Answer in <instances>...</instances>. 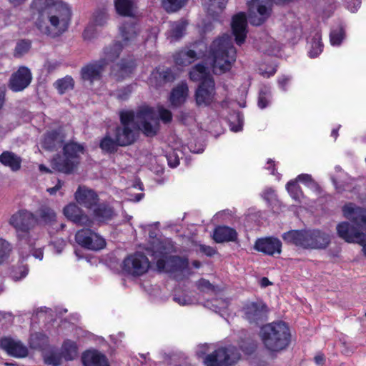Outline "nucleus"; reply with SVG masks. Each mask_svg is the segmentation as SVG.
Instances as JSON below:
<instances>
[{
    "label": "nucleus",
    "instance_id": "1",
    "mask_svg": "<svg viewBox=\"0 0 366 366\" xmlns=\"http://www.w3.org/2000/svg\"><path fill=\"white\" fill-rule=\"evenodd\" d=\"M191 47L175 53L174 60L177 65L187 66L199 59L206 58L211 61L214 74H221L229 71L236 59L237 51L228 34L214 40L209 50L203 41L195 42Z\"/></svg>",
    "mask_w": 366,
    "mask_h": 366
},
{
    "label": "nucleus",
    "instance_id": "27",
    "mask_svg": "<svg viewBox=\"0 0 366 366\" xmlns=\"http://www.w3.org/2000/svg\"><path fill=\"white\" fill-rule=\"evenodd\" d=\"M237 238V231L228 226H218L213 232V239L217 243L236 242Z\"/></svg>",
    "mask_w": 366,
    "mask_h": 366
},
{
    "label": "nucleus",
    "instance_id": "52",
    "mask_svg": "<svg viewBox=\"0 0 366 366\" xmlns=\"http://www.w3.org/2000/svg\"><path fill=\"white\" fill-rule=\"evenodd\" d=\"M99 146L103 151L112 153L116 150L117 146H119V144L116 139H112L109 136L107 135L102 139Z\"/></svg>",
    "mask_w": 366,
    "mask_h": 366
},
{
    "label": "nucleus",
    "instance_id": "18",
    "mask_svg": "<svg viewBox=\"0 0 366 366\" xmlns=\"http://www.w3.org/2000/svg\"><path fill=\"white\" fill-rule=\"evenodd\" d=\"M244 317L250 323L257 324L265 320L267 314V307L262 302H249L243 308Z\"/></svg>",
    "mask_w": 366,
    "mask_h": 366
},
{
    "label": "nucleus",
    "instance_id": "48",
    "mask_svg": "<svg viewBox=\"0 0 366 366\" xmlns=\"http://www.w3.org/2000/svg\"><path fill=\"white\" fill-rule=\"evenodd\" d=\"M243 114L239 112H235L229 119L230 129L234 132L242 131L243 127Z\"/></svg>",
    "mask_w": 366,
    "mask_h": 366
},
{
    "label": "nucleus",
    "instance_id": "44",
    "mask_svg": "<svg viewBox=\"0 0 366 366\" xmlns=\"http://www.w3.org/2000/svg\"><path fill=\"white\" fill-rule=\"evenodd\" d=\"M74 81L70 76H66L62 79H59L54 83L56 89L59 93L62 94L74 88Z\"/></svg>",
    "mask_w": 366,
    "mask_h": 366
},
{
    "label": "nucleus",
    "instance_id": "55",
    "mask_svg": "<svg viewBox=\"0 0 366 366\" xmlns=\"http://www.w3.org/2000/svg\"><path fill=\"white\" fill-rule=\"evenodd\" d=\"M150 109V107H149ZM151 109H152L154 114V117L157 119V122H158V120H159V118L163 121L164 123H168V122H170L171 120H172V114L171 113V112L167 109H164V107H160L158 108V116L157 115V114L155 113L154 110L151 108ZM158 124V123H157ZM159 128V127L157 126V129Z\"/></svg>",
    "mask_w": 366,
    "mask_h": 366
},
{
    "label": "nucleus",
    "instance_id": "2",
    "mask_svg": "<svg viewBox=\"0 0 366 366\" xmlns=\"http://www.w3.org/2000/svg\"><path fill=\"white\" fill-rule=\"evenodd\" d=\"M122 126L116 129L115 138L119 146L124 147L134 143L139 130L147 137L157 132V122L152 109L148 107H141L137 112L131 110L120 112Z\"/></svg>",
    "mask_w": 366,
    "mask_h": 366
},
{
    "label": "nucleus",
    "instance_id": "12",
    "mask_svg": "<svg viewBox=\"0 0 366 366\" xmlns=\"http://www.w3.org/2000/svg\"><path fill=\"white\" fill-rule=\"evenodd\" d=\"M157 267L159 272L171 274L180 273L187 276L192 274L189 259L185 257L169 256L167 259L160 258L157 261Z\"/></svg>",
    "mask_w": 366,
    "mask_h": 366
},
{
    "label": "nucleus",
    "instance_id": "25",
    "mask_svg": "<svg viewBox=\"0 0 366 366\" xmlns=\"http://www.w3.org/2000/svg\"><path fill=\"white\" fill-rule=\"evenodd\" d=\"M105 67V61L104 60L95 61L81 69V77L84 80L92 82L100 78Z\"/></svg>",
    "mask_w": 366,
    "mask_h": 366
},
{
    "label": "nucleus",
    "instance_id": "13",
    "mask_svg": "<svg viewBox=\"0 0 366 366\" xmlns=\"http://www.w3.org/2000/svg\"><path fill=\"white\" fill-rule=\"evenodd\" d=\"M247 4L249 21L252 25L259 26L269 16L272 0H252Z\"/></svg>",
    "mask_w": 366,
    "mask_h": 366
},
{
    "label": "nucleus",
    "instance_id": "16",
    "mask_svg": "<svg viewBox=\"0 0 366 366\" xmlns=\"http://www.w3.org/2000/svg\"><path fill=\"white\" fill-rule=\"evenodd\" d=\"M31 79L32 74L30 69L26 66H20L16 71L11 74L9 81V88L14 92H21L28 87Z\"/></svg>",
    "mask_w": 366,
    "mask_h": 366
},
{
    "label": "nucleus",
    "instance_id": "29",
    "mask_svg": "<svg viewBox=\"0 0 366 366\" xmlns=\"http://www.w3.org/2000/svg\"><path fill=\"white\" fill-rule=\"evenodd\" d=\"M187 25L188 21L185 19L170 21L169 23V29L166 33L167 39L171 42L181 39L185 34Z\"/></svg>",
    "mask_w": 366,
    "mask_h": 366
},
{
    "label": "nucleus",
    "instance_id": "64",
    "mask_svg": "<svg viewBox=\"0 0 366 366\" xmlns=\"http://www.w3.org/2000/svg\"><path fill=\"white\" fill-rule=\"evenodd\" d=\"M94 28L92 25L88 26L83 32V37L85 40H91L95 36Z\"/></svg>",
    "mask_w": 366,
    "mask_h": 366
},
{
    "label": "nucleus",
    "instance_id": "51",
    "mask_svg": "<svg viewBox=\"0 0 366 366\" xmlns=\"http://www.w3.org/2000/svg\"><path fill=\"white\" fill-rule=\"evenodd\" d=\"M29 272V268L26 264L19 265L12 268L10 272V277L14 281H19L26 277Z\"/></svg>",
    "mask_w": 366,
    "mask_h": 366
},
{
    "label": "nucleus",
    "instance_id": "49",
    "mask_svg": "<svg viewBox=\"0 0 366 366\" xmlns=\"http://www.w3.org/2000/svg\"><path fill=\"white\" fill-rule=\"evenodd\" d=\"M11 251V244L6 239L0 238V265L8 259Z\"/></svg>",
    "mask_w": 366,
    "mask_h": 366
},
{
    "label": "nucleus",
    "instance_id": "9",
    "mask_svg": "<svg viewBox=\"0 0 366 366\" xmlns=\"http://www.w3.org/2000/svg\"><path fill=\"white\" fill-rule=\"evenodd\" d=\"M63 156L57 155L51 161L52 167L61 172L69 174L79 163V154L84 152L82 145L69 142L63 147Z\"/></svg>",
    "mask_w": 366,
    "mask_h": 366
},
{
    "label": "nucleus",
    "instance_id": "26",
    "mask_svg": "<svg viewBox=\"0 0 366 366\" xmlns=\"http://www.w3.org/2000/svg\"><path fill=\"white\" fill-rule=\"evenodd\" d=\"M138 0H114L117 14L122 16L134 17L137 13Z\"/></svg>",
    "mask_w": 366,
    "mask_h": 366
},
{
    "label": "nucleus",
    "instance_id": "10",
    "mask_svg": "<svg viewBox=\"0 0 366 366\" xmlns=\"http://www.w3.org/2000/svg\"><path fill=\"white\" fill-rule=\"evenodd\" d=\"M240 358L238 349L234 346L220 347L204 357V363L207 366H229Z\"/></svg>",
    "mask_w": 366,
    "mask_h": 366
},
{
    "label": "nucleus",
    "instance_id": "34",
    "mask_svg": "<svg viewBox=\"0 0 366 366\" xmlns=\"http://www.w3.org/2000/svg\"><path fill=\"white\" fill-rule=\"evenodd\" d=\"M22 159L15 153L4 151L0 154V163L9 167L12 172H17L21 169Z\"/></svg>",
    "mask_w": 366,
    "mask_h": 366
},
{
    "label": "nucleus",
    "instance_id": "60",
    "mask_svg": "<svg viewBox=\"0 0 366 366\" xmlns=\"http://www.w3.org/2000/svg\"><path fill=\"white\" fill-rule=\"evenodd\" d=\"M174 301L177 302L179 305L184 306L189 305L194 303V300L187 295L177 296L174 295Z\"/></svg>",
    "mask_w": 366,
    "mask_h": 366
},
{
    "label": "nucleus",
    "instance_id": "32",
    "mask_svg": "<svg viewBox=\"0 0 366 366\" xmlns=\"http://www.w3.org/2000/svg\"><path fill=\"white\" fill-rule=\"evenodd\" d=\"M61 1L59 0H33L31 4L32 10L36 11L39 14L38 19H44L51 8H55L56 5Z\"/></svg>",
    "mask_w": 366,
    "mask_h": 366
},
{
    "label": "nucleus",
    "instance_id": "17",
    "mask_svg": "<svg viewBox=\"0 0 366 366\" xmlns=\"http://www.w3.org/2000/svg\"><path fill=\"white\" fill-rule=\"evenodd\" d=\"M254 249L264 254L274 256L281 253L282 242L273 237L258 238L254 242Z\"/></svg>",
    "mask_w": 366,
    "mask_h": 366
},
{
    "label": "nucleus",
    "instance_id": "35",
    "mask_svg": "<svg viewBox=\"0 0 366 366\" xmlns=\"http://www.w3.org/2000/svg\"><path fill=\"white\" fill-rule=\"evenodd\" d=\"M114 215L113 209L107 204H97L93 210L94 218L99 222H105Z\"/></svg>",
    "mask_w": 366,
    "mask_h": 366
},
{
    "label": "nucleus",
    "instance_id": "19",
    "mask_svg": "<svg viewBox=\"0 0 366 366\" xmlns=\"http://www.w3.org/2000/svg\"><path fill=\"white\" fill-rule=\"evenodd\" d=\"M231 26L236 44L238 45L242 44L245 41L247 33V21L245 14L240 12L234 15L232 18Z\"/></svg>",
    "mask_w": 366,
    "mask_h": 366
},
{
    "label": "nucleus",
    "instance_id": "53",
    "mask_svg": "<svg viewBox=\"0 0 366 366\" xmlns=\"http://www.w3.org/2000/svg\"><path fill=\"white\" fill-rule=\"evenodd\" d=\"M108 14L106 8L96 11L94 14L93 21L96 26H104L108 20Z\"/></svg>",
    "mask_w": 366,
    "mask_h": 366
},
{
    "label": "nucleus",
    "instance_id": "21",
    "mask_svg": "<svg viewBox=\"0 0 366 366\" xmlns=\"http://www.w3.org/2000/svg\"><path fill=\"white\" fill-rule=\"evenodd\" d=\"M76 202L88 209H92L97 204L99 198L97 193L85 186H79L75 192Z\"/></svg>",
    "mask_w": 366,
    "mask_h": 366
},
{
    "label": "nucleus",
    "instance_id": "58",
    "mask_svg": "<svg viewBox=\"0 0 366 366\" xmlns=\"http://www.w3.org/2000/svg\"><path fill=\"white\" fill-rule=\"evenodd\" d=\"M292 81V76L289 75H282L277 79L279 87L283 92L287 91V87Z\"/></svg>",
    "mask_w": 366,
    "mask_h": 366
},
{
    "label": "nucleus",
    "instance_id": "6",
    "mask_svg": "<svg viewBox=\"0 0 366 366\" xmlns=\"http://www.w3.org/2000/svg\"><path fill=\"white\" fill-rule=\"evenodd\" d=\"M282 237L287 244L307 249H324L330 242V235L319 229L290 230Z\"/></svg>",
    "mask_w": 366,
    "mask_h": 366
},
{
    "label": "nucleus",
    "instance_id": "56",
    "mask_svg": "<svg viewBox=\"0 0 366 366\" xmlns=\"http://www.w3.org/2000/svg\"><path fill=\"white\" fill-rule=\"evenodd\" d=\"M31 43L29 40H21L16 46L14 56H21L27 53L31 48Z\"/></svg>",
    "mask_w": 366,
    "mask_h": 366
},
{
    "label": "nucleus",
    "instance_id": "47",
    "mask_svg": "<svg viewBox=\"0 0 366 366\" xmlns=\"http://www.w3.org/2000/svg\"><path fill=\"white\" fill-rule=\"evenodd\" d=\"M286 189L290 197L295 201L300 202L303 197V193L296 180H290L286 184Z\"/></svg>",
    "mask_w": 366,
    "mask_h": 366
},
{
    "label": "nucleus",
    "instance_id": "4",
    "mask_svg": "<svg viewBox=\"0 0 366 366\" xmlns=\"http://www.w3.org/2000/svg\"><path fill=\"white\" fill-rule=\"evenodd\" d=\"M119 32L122 41H115L103 49L99 60L105 61V66L117 60L124 47L136 46L144 41V38L141 36L140 26L135 21H122L119 26Z\"/></svg>",
    "mask_w": 366,
    "mask_h": 366
},
{
    "label": "nucleus",
    "instance_id": "23",
    "mask_svg": "<svg viewBox=\"0 0 366 366\" xmlns=\"http://www.w3.org/2000/svg\"><path fill=\"white\" fill-rule=\"evenodd\" d=\"M135 68L136 62L133 58L122 59L119 64L112 66V74L117 80L120 81L129 76Z\"/></svg>",
    "mask_w": 366,
    "mask_h": 366
},
{
    "label": "nucleus",
    "instance_id": "7",
    "mask_svg": "<svg viewBox=\"0 0 366 366\" xmlns=\"http://www.w3.org/2000/svg\"><path fill=\"white\" fill-rule=\"evenodd\" d=\"M37 222V219L34 214L26 210L20 209L13 214L9 219V224L16 229L19 244L20 246V255L22 259L28 257L29 254L24 255L21 250L23 247L27 246L29 251H31L34 247V240L31 239L29 231L34 227Z\"/></svg>",
    "mask_w": 366,
    "mask_h": 366
},
{
    "label": "nucleus",
    "instance_id": "62",
    "mask_svg": "<svg viewBox=\"0 0 366 366\" xmlns=\"http://www.w3.org/2000/svg\"><path fill=\"white\" fill-rule=\"evenodd\" d=\"M168 164L171 167H176L179 164V157L177 154L173 152L167 157Z\"/></svg>",
    "mask_w": 366,
    "mask_h": 366
},
{
    "label": "nucleus",
    "instance_id": "43",
    "mask_svg": "<svg viewBox=\"0 0 366 366\" xmlns=\"http://www.w3.org/2000/svg\"><path fill=\"white\" fill-rule=\"evenodd\" d=\"M188 0H161L162 6L169 13L177 12L183 8Z\"/></svg>",
    "mask_w": 366,
    "mask_h": 366
},
{
    "label": "nucleus",
    "instance_id": "57",
    "mask_svg": "<svg viewBox=\"0 0 366 366\" xmlns=\"http://www.w3.org/2000/svg\"><path fill=\"white\" fill-rule=\"evenodd\" d=\"M133 91V85H128L125 87L118 89L115 93L114 96L120 101H125L128 99L130 94Z\"/></svg>",
    "mask_w": 366,
    "mask_h": 366
},
{
    "label": "nucleus",
    "instance_id": "50",
    "mask_svg": "<svg viewBox=\"0 0 366 366\" xmlns=\"http://www.w3.org/2000/svg\"><path fill=\"white\" fill-rule=\"evenodd\" d=\"M302 35V27L298 20L295 21V24L287 27L285 36L290 41H295Z\"/></svg>",
    "mask_w": 366,
    "mask_h": 366
},
{
    "label": "nucleus",
    "instance_id": "39",
    "mask_svg": "<svg viewBox=\"0 0 366 366\" xmlns=\"http://www.w3.org/2000/svg\"><path fill=\"white\" fill-rule=\"evenodd\" d=\"M227 3V0H202L204 7L212 16L222 11Z\"/></svg>",
    "mask_w": 366,
    "mask_h": 366
},
{
    "label": "nucleus",
    "instance_id": "59",
    "mask_svg": "<svg viewBox=\"0 0 366 366\" xmlns=\"http://www.w3.org/2000/svg\"><path fill=\"white\" fill-rule=\"evenodd\" d=\"M196 285L202 291H213L214 289V286L208 280L203 278L197 281Z\"/></svg>",
    "mask_w": 366,
    "mask_h": 366
},
{
    "label": "nucleus",
    "instance_id": "8",
    "mask_svg": "<svg viewBox=\"0 0 366 366\" xmlns=\"http://www.w3.org/2000/svg\"><path fill=\"white\" fill-rule=\"evenodd\" d=\"M261 337L268 350L279 352L289 346L291 333L285 322L278 321L263 326L261 329Z\"/></svg>",
    "mask_w": 366,
    "mask_h": 366
},
{
    "label": "nucleus",
    "instance_id": "54",
    "mask_svg": "<svg viewBox=\"0 0 366 366\" xmlns=\"http://www.w3.org/2000/svg\"><path fill=\"white\" fill-rule=\"evenodd\" d=\"M39 217L44 222L51 223L55 220L56 214L51 209L42 207L39 209Z\"/></svg>",
    "mask_w": 366,
    "mask_h": 366
},
{
    "label": "nucleus",
    "instance_id": "30",
    "mask_svg": "<svg viewBox=\"0 0 366 366\" xmlns=\"http://www.w3.org/2000/svg\"><path fill=\"white\" fill-rule=\"evenodd\" d=\"M64 136L57 130H53L45 134L42 140V147L49 151L56 150L61 147Z\"/></svg>",
    "mask_w": 366,
    "mask_h": 366
},
{
    "label": "nucleus",
    "instance_id": "15",
    "mask_svg": "<svg viewBox=\"0 0 366 366\" xmlns=\"http://www.w3.org/2000/svg\"><path fill=\"white\" fill-rule=\"evenodd\" d=\"M216 90L213 78H207L199 84L195 92L198 106H209L215 102Z\"/></svg>",
    "mask_w": 366,
    "mask_h": 366
},
{
    "label": "nucleus",
    "instance_id": "42",
    "mask_svg": "<svg viewBox=\"0 0 366 366\" xmlns=\"http://www.w3.org/2000/svg\"><path fill=\"white\" fill-rule=\"evenodd\" d=\"M259 49L268 55H276L280 50V44L271 36H267Z\"/></svg>",
    "mask_w": 366,
    "mask_h": 366
},
{
    "label": "nucleus",
    "instance_id": "46",
    "mask_svg": "<svg viewBox=\"0 0 366 366\" xmlns=\"http://www.w3.org/2000/svg\"><path fill=\"white\" fill-rule=\"evenodd\" d=\"M229 306V302L223 299H214L211 301H207L205 304V307L214 311L217 313H222L227 310Z\"/></svg>",
    "mask_w": 366,
    "mask_h": 366
},
{
    "label": "nucleus",
    "instance_id": "5",
    "mask_svg": "<svg viewBox=\"0 0 366 366\" xmlns=\"http://www.w3.org/2000/svg\"><path fill=\"white\" fill-rule=\"evenodd\" d=\"M71 16V7L68 4L61 1L59 2L55 8H51L44 19H37L36 25L42 34L54 38L68 29Z\"/></svg>",
    "mask_w": 366,
    "mask_h": 366
},
{
    "label": "nucleus",
    "instance_id": "31",
    "mask_svg": "<svg viewBox=\"0 0 366 366\" xmlns=\"http://www.w3.org/2000/svg\"><path fill=\"white\" fill-rule=\"evenodd\" d=\"M175 252V247L173 242L169 239L158 240L157 244L153 246L152 256L154 259L157 261L160 258L167 259L169 254Z\"/></svg>",
    "mask_w": 366,
    "mask_h": 366
},
{
    "label": "nucleus",
    "instance_id": "3",
    "mask_svg": "<svg viewBox=\"0 0 366 366\" xmlns=\"http://www.w3.org/2000/svg\"><path fill=\"white\" fill-rule=\"evenodd\" d=\"M343 215L349 219L337 225L340 237L348 243H356L362 246V251L366 257V210L352 203L342 207Z\"/></svg>",
    "mask_w": 366,
    "mask_h": 366
},
{
    "label": "nucleus",
    "instance_id": "38",
    "mask_svg": "<svg viewBox=\"0 0 366 366\" xmlns=\"http://www.w3.org/2000/svg\"><path fill=\"white\" fill-rule=\"evenodd\" d=\"M189 78L194 81L202 82L207 78H213L209 74L208 67L204 64H197L189 71Z\"/></svg>",
    "mask_w": 366,
    "mask_h": 366
},
{
    "label": "nucleus",
    "instance_id": "41",
    "mask_svg": "<svg viewBox=\"0 0 366 366\" xmlns=\"http://www.w3.org/2000/svg\"><path fill=\"white\" fill-rule=\"evenodd\" d=\"M29 344L33 349H44L48 344V337L42 332H35L31 335Z\"/></svg>",
    "mask_w": 366,
    "mask_h": 366
},
{
    "label": "nucleus",
    "instance_id": "61",
    "mask_svg": "<svg viewBox=\"0 0 366 366\" xmlns=\"http://www.w3.org/2000/svg\"><path fill=\"white\" fill-rule=\"evenodd\" d=\"M61 357L55 355H50L46 357L45 358V363L47 365H50L52 366H59L61 365Z\"/></svg>",
    "mask_w": 366,
    "mask_h": 366
},
{
    "label": "nucleus",
    "instance_id": "63",
    "mask_svg": "<svg viewBox=\"0 0 366 366\" xmlns=\"http://www.w3.org/2000/svg\"><path fill=\"white\" fill-rule=\"evenodd\" d=\"M307 187L312 190L317 195H321L322 192V189L319 184L312 179L307 185Z\"/></svg>",
    "mask_w": 366,
    "mask_h": 366
},
{
    "label": "nucleus",
    "instance_id": "33",
    "mask_svg": "<svg viewBox=\"0 0 366 366\" xmlns=\"http://www.w3.org/2000/svg\"><path fill=\"white\" fill-rule=\"evenodd\" d=\"M188 86L186 82H181L174 87L170 94L169 100L173 106L178 107L183 104L188 95Z\"/></svg>",
    "mask_w": 366,
    "mask_h": 366
},
{
    "label": "nucleus",
    "instance_id": "14",
    "mask_svg": "<svg viewBox=\"0 0 366 366\" xmlns=\"http://www.w3.org/2000/svg\"><path fill=\"white\" fill-rule=\"evenodd\" d=\"M76 242L92 251H99L106 247V240L99 234L90 229H81L75 234Z\"/></svg>",
    "mask_w": 366,
    "mask_h": 366
},
{
    "label": "nucleus",
    "instance_id": "28",
    "mask_svg": "<svg viewBox=\"0 0 366 366\" xmlns=\"http://www.w3.org/2000/svg\"><path fill=\"white\" fill-rule=\"evenodd\" d=\"M84 366H109L106 356L97 350H87L82 354Z\"/></svg>",
    "mask_w": 366,
    "mask_h": 366
},
{
    "label": "nucleus",
    "instance_id": "11",
    "mask_svg": "<svg viewBox=\"0 0 366 366\" xmlns=\"http://www.w3.org/2000/svg\"><path fill=\"white\" fill-rule=\"evenodd\" d=\"M150 267L148 257L142 252L127 256L122 263V272L132 277H139L147 273Z\"/></svg>",
    "mask_w": 366,
    "mask_h": 366
},
{
    "label": "nucleus",
    "instance_id": "40",
    "mask_svg": "<svg viewBox=\"0 0 366 366\" xmlns=\"http://www.w3.org/2000/svg\"><path fill=\"white\" fill-rule=\"evenodd\" d=\"M345 39V30L342 24L332 28L330 33V42L333 46H340Z\"/></svg>",
    "mask_w": 366,
    "mask_h": 366
},
{
    "label": "nucleus",
    "instance_id": "20",
    "mask_svg": "<svg viewBox=\"0 0 366 366\" xmlns=\"http://www.w3.org/2000/svg\"><path fill=\"white\" fill-rule=\"evenodd\" d=\"M0 347L9 355L22 358L28 355V349L21 342L9 337L0 340Z\"/></svg>",
    "mask_w": 366,
    "mask_h": 366
},
{
    "label": "nucleus",
    "instance_id": "45",
    "mask_svg": "<svg viewBox=\"0 0 366 366\" xmlns=\"http://www.w3.org/2000/svg\"><path fill=\"white\" fill-rule=\"evenodd\" d=\"M272 99L270 87L264 86L261 88L258 97V107L264 109L269 105Z\"/></svg>",
    "mask_w": 366,
    "mask_h": 366
},
{
    "label": "nucleus",
    "instance_id": "24",
    "mask_svg": "<svg viewBox=\"0 0 366 366\" xmlns=\"http://www.w3.org/2000/svg\"><path fill=\"white\" fill-rule=\"evenodd\" d=\"M176 79L175 74L171 69L160 70L155 69L149 78V84L151 86L158 88L166 82L173 81Z\"/></svg>",
    "mask_w": 366,
    "mask_h": 366
},
{
    "label": "nucleus",
    "instance_id": "22",
    "mask_svg": "<svg viewBox=\"0 0 366 366\" xmlns=\"http://www.w3.org/2000/svg\"><path fill=\"white\" fill-rule=\"evenodd\" d=\"M64 214L67 219L81 226H91L92 220L85 214L76 204H69L64 209Z\"/></svg>",
    "mask_w": 366,
    "mask_h": 366
},
{
    "label": "nucleus",
    "instance_id": "37",
    "mask_svg": "<svg viewBox=\"0 0 366 366\" xmlns=\"http://www.w3.org/2000/svg\"><path fill=\"white\" fill-rule=\"evenodd\" d=\"M61 357L66 361L74 360L78 356V346L76 342L65 340L61 347Z\"/></svg>",
    "mask_w": 366,
    "mask_h": 366
},
{
    "label": "nucleus",
    "instance_id": "36",
    "mask_svg": "<svg viewBox=\"0 0 366 366\" xmlns=\"http://www.w3.org/2000/svg\"><path fill=\"white\" fill-rule=\"evenodd\" d=\"M309 43L310 44V49L308 51L309 56L311 58L318 56L322 52L324 47L322 41V34L320 31L315 30L313 31Z\"/></svg>",
    "mask_w": 366,
    "mask_h": 366
}]
</instances>
